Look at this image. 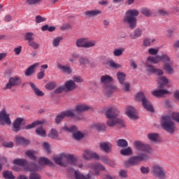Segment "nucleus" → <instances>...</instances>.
<instances>
[{"instance_id": "f257e3e1", "label": "nucleus", "mask_w": 179, "mask_h": 179, "mask_svg": "<svg viewBox=\"0 0 179 179\" xmlns=\"http://www.w3.org/2000/svg\"><path fill=\"white\" fill-rule=\"evenodd\" d=\"M54 161L56 164L62 166V167H66L68 164L71 166H77L78 169L83 167V164H78V159L73 155L61 153L59 155L54 157Z\"/></svg>"}, {"instance_id": "f03ea898", "label": "nucleus", "mask_w": 179, "mask_h": 179, "mask_svg": "<svg viewBox=\"0 0 179 179\" xmlns=\"http://www.w3.org/2000/svg\"><path fill=\"white\" fill-rule=\"evenodd\" d=\"M118 115H120V111L115 106L109 108L106 112V116L108 119L107 125H108V127L117 125L119 128H124V127H125V122L124 120L117 118Z\"/></svg>"}, {"instance_id": "7ed1b4c3", "label": "nucleus", "mask_w": 179, "mask_h": 179, "mask_svg": "<svg viewBox=\"0 0 179 179\" xmlns=\"http://www.w3.org/2000/svg\"><path fill=\"white\" fill-rule=\"evenodd\" d=\"M87 169H90V171L88 175L86 176L82 174L78 171H74L75 178L76 179H90V176H92V174H93L94 176H99V173H100V171H104V170H106V168L104 167V166L100 164H89L87 165Z\"/></svg>"}, {"instance_id": "20e7f679", "label": "nucleus", "mask_w": 179, "mask_h": 179, "mask_svg": "<svg viewBox=\"0 0 179 179\" xmlns=\"http://www.w3.org/2000/svg\"><path fill=\"white\" fill-rule=\"evenodd\" d=\"M150 153H152V148L145 150L144 152L140 154L138 156L130 157L129 159L124 162L125 167H130V166H136L141 162H146L150 159Z\"/></svg>"}, {"instance_id": "39448f33", "label": "nucleus", "mask_w": 179, "mask_h": 179, "mask_svg": "<svg viewBox=\"0 0 179 179\" xmlns=\"http://www.w3.org/2000/svg\"><path fill=\"white\" fill-rule=\"evenodd\" d=\"M139 15L138 10H129L126 12L123 17V23L128 24L130 29H135L136 27V16Z\"/></svg>"}, {"instance_id": "423d86ee", "label": "nucleus", "mask_w": 179, "mask_h": 179, "mask_svg": "<svg viewBox=\"0 0 179 179\" xmlns=\"http://www.w3.org/2000/svg\"><path fill=\"white\" fill-rule=\"evenodd\" d=\"M101 83L103 85V91L106 96H110L113 92L117 90V87L110 85L113 82V78L108 75L102 76L100 79Z\"/></svg>"}, {"instance_id": "0eeeda50", "label": "nucleus", "mask_w": 179, "mask_h": 179, "mask_svg": "<svg viewBox=\"0 0 179 179\" xmlns=\"http://www.w3.org/2000/svg\"><path fill=\"white\" fill-rule=\"evenodd\" d=\"M161 127L169 134H174V132H176V128H177L176 123H174V122L171 120V117L168 115L162 117Z\"/></svg>"}, {"instance_id": "6e6552de", "label": "nucleus", "mask_w": 179, "mask_h": 179, "mask_svg": "<svg viewBox=\"0 0 179 179\" xmlns=\"http://www.w3.org/2000/svg\"><path fill=\"white\" fill-rule=\"evenodd\" d=\"M151 171L152 175L159 179H166V171L163 166L159 164H155L152 166Z\"/></svg>"}, {"instance_id": "1a4fd4ad", "label": "nucleus", "mask_w": 179, "mask_h": 179, "mask_svg": "<svg viewBox=\"0 0 179 179\" xmlns=\"http://www.w3.org/2000/svg\"><path fill=\"white\" fill-rule=\"evenodd\" d=\"M135 99L136 101H142L143 107L145 108L148 111H150L152 113L153 111V106H152V103L146 99L145 97V94H143V92H138L135 95Z\"/></svg>"}, {"instance_id": "9d476101", "label": "nucleus", "mask_w": 179, "mask_h": 179, "mask_svg": "<svg viewBox=\"0 0 179 179\" xmlns=\"http://www.w3.org/2000/svg\"><path fill=\"white\" fill-rule=\"evenodd\" d=\"M157 64V63L155 59V57H153V56H149L148 57L144 64L145 72L148 73V75L156 73V68H155V66H153V64Z\"/></svg>"}, {"instance_id": "9b49d317", "label": "nucleus", "mask_w": 179, "mask_h": 179, "mask_svg": "<svg viewBox=\"0 0 179 179\" xmlns=\"http://www.w3.org/2000/svg\"><path fill=\"white\" fill-rule=\"evenodd\" d=\"M76 45L79 48H90L96 45V41H87V38H80L76 40Z\"/></svg>"}, {"instance_id": "f8f14e48", "label": "nucleus", "mask_w": 179, "mask_h": 179, "mask_svg": "<svg viewBox=\"0 0 179 179\" xmlns=\"http://www.w3.org/2000/svg\"><path fill=\"white\" fill-rule=\"evenodd\" d=\"M63 130H64L65 132H73V138L76 141H80V139H83L85 136L82 132L76 131H78V128L75 126H72L71 128H68V126H64Z\"/></svg>"}, {"instance_id": "ddd939ff", "label": "nucleus", "mask_w": 179, "mask_h": 179, "mask_svg": "<svg viewBox=\"0 0 179 179\" xmlns=\"http://www.w3.org/2000/svg\"><path fill=\"white\" fill-rule=\"evenodd\" d=\"M20 83H22V80L20 78L19 76L11 77L10 78L8 83L6 84V87H4V90H8L15 86H19Z\"/></svg>"}, {"instance_id": "4468645a", "label": "nucleus", "mask_w": 179, "mask_h": 179, "mask_svg": "<svg viewBox=\"0 0 179 179\" xmlns=\"http://www.w3.org/2000/svg\"><path fill=\"white\" fill-rule=\"evenodd\" d=\"M0 124L1 125H10L12 124L9 114L6 113L5 109L0 112Z\"/></svg>"}, {"instance_id": "2eb2a0df", "label": "nucleus", "mask_w": 179, "mask_h": 179, "mask_svg": "<svg viewBox=\"0 0 179 179\" xmlns=\"http://www.w3.org/2000/svg\"><path fill=\"white\" fill-rule=\"evenodd\" d=\"M83 159H84V160H90V159L100 160V156H99L97 153L92 152V150H85L83 155Z\"/></svg>"}, {"instance_id": "dca6fc26", "label": "nucleus", "mask_w": 179, "mask_h": 179, "mask_svg": "<svg viewBox=\"0 0 179 179\" xmlns=\"http://www.w3.org/2000/svg\"><path fill=\"white\" fill-rule=\"evenodd\" d=\"M66 117H75L73 110H66L62 112L60 115H58L55 119L56 124H59V122H61L64 118H66Z\"/></svg>"}, {"instance_id": "f3484780", "label": "nucleus", "mask_w": 179, "mask_h": 179, "mask_svg": "<svg viewBox=\"0 0 179 179\" xmlns=\"http://www.w3.org/2000/svg\"><path fill=\"white\" fill-rule=\"evenodd\" d=\"M125 114L130 120H138V115H136V110L132 106L126 107Z\"/></svg>"}, {"instance_id": "a211bd4d", "label": "nucleus", "mask_w": 179, "mask_h": 179, "mask_svg": "<svg viewBox=\"0 0 179 179\" xmlns=\"http://www.w3.org/2000/svg\"><path fill=\"white\" fill-rule=\"evenodd\" d=\"M155 62H157V64H159V62H165V64H167L169 62H171V59H170V57L167 54H164L160 55H157L155 57H153Z\"/></svg>"}, {"instance_id": "6ab92c4d", "label": "nucleus", "mask_w": 179, "mask_h": 179, "mask_svg": "<svg viewBox=\"0 0 179 179\" xmlns=\"http://www.w3.org/2000/svg\"><path fill=\"white\" fill-rule=\"evenodd\" d=\"M22 122H23V118L17 117L13 123V131L14 132H19L22 129Z\"/></svg>"}, {"instance_id": "aec40b11", "label": "nucleus", "mask_w": 179, "mask_h": 179, "mask_svg": "<svg viewBox=\"0 0 179 179\" xmlns=\"http://www.w3.org/2000/svg\"><path fill=\"white\" fill-rule=\"evenodd\" d=\"M76 87V84L72 80H69L64 83L65 92H72V90H75Z\"/></svg>"}, {"instance_id": "412c9836", "label": "nucleus", "mask_w": 179, "mask_h": 179, "mask_svg": "<svg viewBox=\"0 0 179 179\" xmlns=\"http://www.w3.org/2000/svg\"><path fill=\"white\" fill-rule=\"evenodd\" d=\"M113 144H111L110 142L101 143L99 145V148L101 150H103V152H105L106 153H110V152H111Z\"/></svg>"}, {"instance_id": "4be33fe9", "label": "nucleus", "mask_w": 179, "mask_h": 179, "mask_svg": "<svg viewBox=\"0 0 179 179\" xmlns=\"http://www.w3.org/2000/svg\"><path fill=\"white\" fill-rule=\"evenodd\" d=\"M174 64L173 62H169V63H165L163 66V69L169 73V75H173L174 73V69L173 68Z\"/></svg>"}, {"instance_id": "5701e85b", "label": "nucleus", "mask_w": 179, "mask_h": 179, "mask_svg": "<svg viewBox=\"0 0 179 179\" xmlns=\"http://www.w3.org/2000/svg\"><path fill=\"white\" fill-rule=\"evenodd\" d=\"M152 94L155 96V97H163L166 96V94H170V92L166 90H158L152 91Z\"/></svg>"}, {"instance_id": "b1692460", "label": "nucleus", "mask_w": 179, "mask_h": 179, "mask_svg": "<svg viewBox=\"0 0 179 179\" xmlns=\"http://www.w3.org/2000/svg\"><path fill=\"white\" fill-rule=\"evenodd\" d=\"M39 166H53V163L47 157H41L38 158Z\"/></svg>"}, {"instance_id": "393cba45", "label": "nucleus", "mask_w": 179, "mask_h": 179, "mask_svg": "<svg viewBox=\"0 0 179 179\" xmlns=\"http://www.w3.org/2000/svg\"><path fill=\"white\" fill-rule=\"evenodd\" d=\"M40 65V63L36 62L34 63V64L29 66V68L27 69L25 72H24V75L25 76H31V75H33V73H34L35 69L37 68V66H38Z\"/></svg>"}, {"instance_id": "a878e982", "label": "nucleus", "mask_w": 179, "mask_h": 179, "mask_svg": "<svg viewBox=\"0 0 179 179\" xmlns=\"http://www.w3.org/2000/svg\"><path fill=\"white\" fill-rule=\"evenodd\" d=\"M29 85L36 96H38V97H43V96H44V92L40 90V89H38L37 86H36V84L30 83Z\"/></svg>"}, {"instance_id": "bb28decb", "label": "nucleus", "mask_w": 179, "mask_h": 179, "mask_svg": "<svg viewBox=\"0 0 179 179\" xmlns=\"http://www.w3.org/2000/svg\"><path fill=\"white\" fill-rule=\"evenodd\" d=\"M85 15L88 17H94L98 15H101V10L99 9L87 10L85 12Z\"/></svg>"}, {"instance_id": "cd10ccee", "label": "nucleus", "mask_w": 179, "mask_h": 179, "mask_svg": "<svg viewBox=\"0 0 179 179\" xmlns=\"http://www.w3.org/2000/svg\"><path fill=\"white\" fill-rule=\"evenodd\" d=\"M157 82L159 86V87L162 88L165 86H167L169 84V80L166 78V76L159 77L157 80Z\"/></svg>"}, {"instance_id": "c85d7f7f", "label": "nucleus", "mask_w": 179, "mask_h": 179, "mask_svg": "<svg viewBox=\"0 0 179 179\" xmlns=\"http://www.w3.org/2000/svg\"><path fill=\"white\" fill-rule=\"evenodd\" d=\"M134 146L136 148V149H139V150H143V153H145V150H149V148L151 149V148L149 147V145H145L141 141H135L134 143Z\"/></svg>"}, {"instance_id": "c756f323", "label": "nucleus", "mask_w": 179, "mask_h": 179, "mask_svg": "<svg viewBox=\"0 0 179 179\" xmlns=\"http://www.w3.org/2000/svg\"><path fill=\"white\" fill-rule=\"evenodd\" d=\"M24 153L29 158L31 159V160H34V162L37 160V157H36V155H37V151L33 150H27L24 152Z\"/></svg>"}, {"instance_id": "7c9ffc66", "label": "nucleus", "mask_w": 179, "mask_h": 179, "mask_svg": "<svg viewBox=\"0 0 179 179\" xmlns=\"http://www.w3.org/2000/svg\"><path fill=\"white\" fill-rule=\"evenodd\" d=\"M45 122V120H37L36 122H34L30 124H28L27 126H24V129H31L33 128H35V127H37L38 125H43Z\"/></svg>"}, {"instance_id": "2f4dec72", "label": "nucleus", "mask_w": 179, "mask_h": 179, "mask_svg": "<svg viewBox=\"0 0 179 179\" xmlns=\"http://www.w3.org/2000/svg\"><path fill=\"white\" fill-rule=\"evenodd\" d=\"M142 33H143V29L137 28L134 30V34L130 35V37L133 40H136V38H138L142 36Z\"/></svg>"}, {"instance_id": "473e14b6", "label": "nucleus", "mask_w": 179, "mask_h": 179, "mask_svg": "<svg viewBox=\"0 0 179 179\" xmlns=\"http://www.w3.org/2000/svg\"><path fill=\"white\" fill-rule=\"evenodd\" d=\"M89 108H90V107L87 105L78 104L76 106V111H77V113H83V111H86L89 110Z\"/></svg>"}, {"instance_id": "72a5a7b5", "label": "nucleus", "mask_w": 179, "mask_h": 179, "mask_svg": "<svg viewBox=\"0 0 179 179\" xmlns=\"http://www.w3.org/2000/svg\"><path fill=\"white\" fill-rule=\"evenodd\" d=\"M13 163L17 166H22V167H24V166L27 164V160L24 159H15L13 161Z\"/></svg>"}, {"instance_id": "f704fd0d", "label": "nucleus", "mask_w": 179, "mask_h": 179, "mask_svg": "<svg viewBox=\"0 0 179 179\" xmlns=\"http://www.w3.org/2000/svg\"><path fill=\"white\" fill-rule=\"evenodd\" d=\"M58 68L62 71L64 73H72V69H71V66H64L62 64L57 65Z\"/></svg>"}, {"instance_id": "c9c22d12", "label": "nucleus", "mask_w": 179, "mask_h": 179, "mask_svg": "<svg viewBox=\"0 0 179 179\" xmlns=\"http://www.w3.org/2000/svg\"><path fill=\"white\" fill-rule=\"evenodd\" d=\"M15 141L17 143H21L22 145H29L30 143L29 140L21 136H15Z\"/></svg>"}, {"instance_id": "e433bc0d", "label": "nucleus", "mask_w": 179, "mask_h": 179, "mask_svg": "<svg viewBox=\"0 0 179 179\" xmlns=\"http://www.w3.org/2000/svg\"><path fill=\"white\" fill-rule=\"evenodd\" d=\"M117 78L120 82V85H124V83L125 82V79L127 78V75L122 72H118L117 73Z\"/></svg>"}, {"instance_id": "4c0bfd02", "label": "nucleus", "mask_w": 179, "mask_h": 179, "mask_svg": "<svg viewBox=\"0 0 179 179\" xmlns=\"http://www.w3.org/2000/svg\"><path fill=\"white\" fill-rule=\"evenodd\" d=\"M49 138H52V139H56L58 141L59 139L58 131L55 129H52L50 132L48 134Z\"/></svg>"}, {"instance_id": "58836bf2", "label": "nucleus", "mask_w": 179, "mask_h": 179, "mask_svg": "<svg viewBox=\"0 0 179 179\" xmlns=\"http://www.w3.org/2000/svg\"><path fill=\"white\" fill-rule=\"evenodd\" d=\"M36 133L39 136H42V138L47 136V132L45 131V129H44V128H43V127H38L36 129Z\"/></svg>"}, {"instance_id": "ea45409f", "label": "nucleus", "mask_w": 179, "mask_h": 179, "mask_svg": "<svg viewBox=\"0 0 179 179\" xmlns=\"http://www.w3.org/2000/svg\"><path fill=\"white\" fill-rule=\"evenodd\" d=\"M91 128H93L94 129H96V131H103V129H104V128H106V126L104 125V124L95 123V124H92L91 125Z\"/></svg>"}, {"instance_id": "a19ab883", "label": "nucleus", "mask_w": 179, "mask_h": 179, "mask_svg": "<svg viewBox=\"0 0 179 179\" xmlns=\"http://www.w3.org/2000/svg\"><path fill=\"white\" fill-rule=\"evenodd\" d=\"M120 155L122 156H131L132 155V149L130 147L120 150Z\"/></svg>"}, {"instance_id": "79ce46f5", "label": "nucleus", "mask_w": 179, "mask_h": 179, "mask_svg": "<svg viewBox=\"0 0 179 179\" xmlns=\"http://www.w3.org/2000/svg\"><path fill=\"white\" fill-rule=\"evenodd\" d=\"M101 160L103 163H105V164H108L109 166H110V167H114V166H115V164L114 163V162L108 159V157H101Z\"/></svg>"}, {"instance_id": "37998d69", "label": "nucleus", "mask_w": 179, "mask_h": 179, "mask_svg": "<svg viewBox=\"0 0 179 179\" xmlns=\"http://www.w3.org/2000/svg\"><path fill=\"white\" fill-rule=\"evenodd\" d=\"M116 143L119 148H127L128 146V141L125 139H119L116 141Z\"/></svg>"}, {"instance_id": "c03bdc74", "label": "nucleus", "mask_w": 179, "mask_h": 179, "mask_svg": "<svg viewBox=\"0 0 179 179\" xmlns=\"http://www.w3.org/2000/svg\"><path fill=\"white\" fill-rule=\"evenodd\" d=\"M148 138L151 142H157L159 141V134H149Z\"/></svg>"}, {"instance_id": "a18cd8bd", "label": "nucleus", "mask_w": 179, "mask_h": 179, "mask_svg": "<svg viewBox=\"0 0 179 179\" xmlns=\"http://www.w3.org/2000/svg\"><path fill=\"white\" fill-rule=\"evenodd\" d=\"M43 148L44 150L46 152L48 155H50L51 153V145H50L49 143L44 142L42 144Z\"/></svg>"}, {"instance_id": "49530a36", "label": "nucleus", "mask_w": 179, "mask_h": 179, "mask_svg": "<svg viewBox=\"0 0 179 179\" xmlns=\"http://www.w3.org/2000/svg\"><path fill=\"white\" fill-rule=\"evenodd\" d=\"M3 177L6 179H15V177L13 176V173H12V171H6L3 173Z\"/></svg>"}, {"instance_id": "de8ad7c7", "label": "nucleus", "mask_w": 179, "mask_h": 179, "mask_svg": "<svg viewBox=\"0 0 179 179\" xmlns=\"http://www.w3.org/2000/svg\"><path fill=\"white\" fill-rule=\"evenodd\" d=\"M171 117V120H174L176 122L179 124V113L174 112L169 115Z\"/></svg>"}, {"instance_id": "09e8293b", "label": "nucleus", "mask_w": 179, "mask_h": 179, "mask_svg": "<svg viewBox=\"0 0 179 179\" xmlns=\"http://www.w3.org/2000/svg\"><path fill=\"white\" fill-rule=\"evenodd\" d=\"M62 40V37H56L55 38H53L52 44L53 45V47H58V45H59V43H61Z\"/></svg>"}, {"instance_id": "8fccbe9b", "label": "nucleus", "mask_w": 179, "mask_h": 179, "mask_svg": "<svg viewBox=\"0 0 179 179\" xmlns=\"http://www.w3.org/2000/svg\"><path fill=\"white\" fill-rule=\"evenodd\" d=\"M109 65L110 66H111V68H113V69H120V68H122L121 64L115 63V62H114L113 60L109 61Z\"/></svg>"}, {"instance_id": "3c124183", "label": "nucleus", "mask_w": 179, "mask_h": 179, "mask_svg": "<svg viewBox=\"0 0 179 179\" xmlns=\"http://www.w3.org/2000/svg\"><path fill=\"white\" fill-rule=\"evenodd\" d=\"M28 170H29V171H38V170H39L38 165H37L34 163L31 164L29 165V166L28 167Z\"/></svg>"}, {"instance_id": "603ef678", "label": "nucleus", "mask_w": 179, "mask_h": 179, "mask_svg": "<svg viewBox=\"0 0 179 179\" xmlns=\"http://www.w3.org/2000/svg\"><path fill=\"white\" fill-rule=\"evenodd\" d=\"M141 13L145 16H152V11L149 8H143L141 9Z\"/></svg>"}, {"instance_id": "864d4df0", "label": "nucleus", "mask_w": 179, "mask_h": 179, "mask_svg": "<svg viewBox=\"0 0 179 179\" xmlns=\"http://www.w3.org/2000/svg\"><path fill=\"white\" fill-rule=\"evenodd\" d=\"M124 50L125 49L124 48L116 49L113 51V55H115V57H120V55H122V52H124Z\"/></svg>"}, {"instance_id": "5fc2aeb1", "label": "nucleus", "mask_w": 179, "mask_h": 179, "mask_svg": "<svg viewBox=\"0 0 179 179\" xmlns=\"http://www.w3.org/2000/svg\"><path fill=\"white\" fill-rule=\"evenodd\" d=\"M29 45L30 47H32V48H34V50H38V48H40V44L36 43L34 41H31L29 42Z\"/></svg>"}, {"instance_id": "6e6d98bb", "label": "nucleus", "mask_w": 179, "mask_h": 179, "mask_svg": "<svg viewBox=\"0 0 179 179\" xmlns=\"http://www.w3.org/2000/svg\"><path fill=\"white\" fill-rule=\"evenodd\" d=\"M159 53V48H150L148 50V54H150V55H157V54Z\"/></svg>"}, {"instance_id": "4d7b16f0", "label": "nucleus", "mask_w": 179, "mask_h": 179, "mask_svg": "<svg viewBox=\"0 0 179 179\" xmlns=\"http://www.w3.org/2000/svg\"><path fill=\"white\" fill-rule=\"evenodd\" d=\"M154 41H156L155 39H150V38H145L143 41L144 45L146 47L150 45V44H152Z\"/></svg>"}, {"instance_id": "13d9d810", "label": "nucleus", "mask_w": 179, "mask_h": 179, "mask_svg": "<svg viewBox=\"0 0 179 179\" xmlns=\"http://www.w3.org/2000/svg\"><path fill=\"white\" fill-rule=\"evenodd\" d=\"M150 169H149L148 166H141V172L142 174H148V173H150Z\"/></svg>"}, {"instance_id": "bf43d9fd", "label": "nucleus", "mask_w": 179, "mask_h": 179, "mask_svg": "<svg viewBox=\"0 0 179 179\" xmlns=\"http://www.w3.org/2000/svg\"><path fill=\"white\" fill-rule=\"evenodd\" d=\"M80 64L81 65H87V64H89V59L86 57H81L80 59Z\"/></svg>"}, {"instance_id": "052dcab7", "label": "nucleus", "mask_w": 179, "mask_h": 179, "mask_svg": "<svg viewBox=\"0 0 179 179\" xmlns=\"http://www.w3.org/2000/svg\"><path fill=\"white\" fill-rule=\"evenodd\" d=\"M121 85H123L125 92H129V89H131V85H129V83L124 81L123 84Z\"/></svg>"}, {"instance_id": "680f3d73", "label": "nucleus", "mask_w": 179, "mask_h": 179, "mask_svg": "<svg viewBox=\"0 0 179 179\" xmlns=\"http://www.w3.org/2000/svg\"><path fill=\"white\" fill-rule=\"evenodd\" d=\"M73 82H76L77 83H82L83 82V78L80 76H73Z\"/></svg>"}, {"instance_id": "e2e57ef3", "label": "nucleus", "mask_w": 179, "mask_h": 179, "mask_svg": "<svg viewBox=\"0 0 179 179\" xmlns=\"http://www.w3.org/2000/svg\"><path fill=\"white\" fill-rule=\"evenodd\" d=\"M119 176L120 177H121V178H127V177L128 176L126 171L122 169L119 171Z\"/></svg>"}, {"instance_id": "0e129e2a", "label": "nucleus", "mask_w": 179, "mask_h": 179, "mask_svg": "<svg viewBox=\"0 0 179 179\" xmlns=\"http://www.w3.org/2000/svg\"><path fill=\"white\" fill-rule=\"evenodd\" d=\"M25 40H28L29 43H30V41H33V34L27 33L25 34Z\"/></svg>"}, {"instance_id": "69168bd1", "label": "nucleus", "mask_w": 179, "mask_h": 179, "mask_svg": "<svg viewBox=\"0 0 179 179\" xmlns=\"http://www.w3.org/2000/svg\"><path fill=\"white\" fill-rule=\"evenodd\" d=\"M55 87V83H49L46 85V89L48 90H53Z\"/></svg>"}, {"instance_id": "338daca9", "label": "nucleus", "mask_w": 179, "mask_h": 179, "mask_svg": "<svg viewBox=\"0 0 179 179\" xmlns=\"http://www.w3.org/2000/svg\"><path fill=\"white\" fill-rule=\"evenodd\" d=\"M14 52L15 55H20V52H22V46H18L14 48Z\"/></svg>"}, {"instance_id": "774afa93", "label": "nucleus", "mask_w": 179, "mask_h": 179, "mask_svg": "<svg viewBox=\"0 0 179 179\" xmlns=\"http://www.w3.org/2000/svg\"><path fill=\"white\" fill-rule=\"evenodd\" d=\"M41 177L37 173H31L29 176V179H41Z\"/></svg>"}]
</instances>
